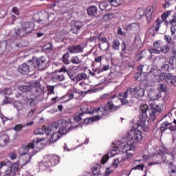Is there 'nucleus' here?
I'll return each instance as SVG.
<instances>
[{"instance_id":"774afa93","label":"nucleus","mask_w":176,"mask_h":176,"mask_svg":"<svg viewBox=\"0 0 176 176\" xmlns=\"http://www.w3.org/2000/svg\"><path fill=\"white\" fill-rule=\"evenodd\" d=\"M171 1L173 0H165V3L163 5L165 9H167L171 5Z\"/></svg>"},{"instance_id":"6e6552de","label":"nucleus","mask_w":176,"mask_h":176,"mask_svg":"<svg viewBox=\"0 0 176 176\" xmlns=\"http://www.w3.org/2000/svg\"><path fill=\"white\" fill-rule=\"evenodd\" d=\"M34 29V23L29 21L23 22L21 24V29L18 28L14 30V36L15 38H17V36L24 38L28 34H31Z\"/></svg>"},{"instance_id":"a18cd8bd","label":"nucleus","mask_w":176,"mask_h":176,"mask_svg":"<svg viewBox=\"0 0 176 176\" xmlns=\"http://www.w3.org/2000/svg\"><path fill=\"white\" fill-rule=\"evenodd\" d=\"M169 130L170 131H176V120H174L172 122H169Z\"/></svg>"},{"instance_id":"e433bc0d","label":"nucleus","mask_w":176,"mask_h":176,"mask_svg":"<svg viewBox=\"0 0 176 176\" xmlns=\"http://www.w3.org/2000/svg\"><path fill=\"white\" fill-rule=\"evenodd\" d=\"M70 61L72 64H76V65H78V64H82V60L79 59L78 56L72 57Z\"/></svg>"},{"instance_id":"3c124183","label":"nucleus","mask_w":176,"mask_h":176,"mask_svg":"<svg viewBox=\"0 0 176 176\" xmlns=\"http://www.w3.org/2000/svg\"><path fill=\"white\" fill-rule=\"evenodd\" d=\"M159 90L164 94V92L167 91V87L164 84H160Z\"/></svg>"},{"instance_id":"6ab92c4d","label":"nucleus","mask_w":176,"mask_h":176,"mask_svg":"<svg viewBox=\"0 0 176 176\" xmlns=\"http://www.w3.org/2000/svg\"><path fill=\"white\" fill-rule=\"evenodd\" d=\"M98 41H100V42L102 43V45H104L105 43L107 44L106 48H102V46L101 45V44L98 45V47H99V49H100V50H102V52H107V50H108V49L109 47V44L108 43H107V37H105V36H104V37L98 36Z\"/></svg>"},{"instance_id":"9d476101","label":"nucleus","mask_w":176,"mask_h":176,"mask_svg":"<svg viewBox=\"0 0 176 176\" xmlns=\"http://www.w3.org/2000/svg\"><path fill=\"white\" fill-rule=\"evenodd\" d=\"M45 167H52L60 163V157L56 155H47L45 156Z\"/></svg>"},{"instance_id":"a211bd4d","label":"nucleus","mask_w":176,"mask_h":176,"mask_svg":"<svg viewBox=\"0 0 176 176\" xmlns=\"http://www.w3.org/2000/svg\"><path fill=\"white\" fill-rule=\"evenodd\" d=\"M123 65L126 69H134V61L129 57L124 61Z\"/></svg>"},{"instance_id":"9b49d317","label":"nucleus","mask_w":176,"mask_h":176,"mask_svg":"<svg viewBox=\"0 0 176 176\" xmlns=\"http://www.w3.org/2000/svg\"><path fill=\"white\" fill-rule=\"evenodd\" d=\"M165 78L166 82H167L168 85H170V86H176V76L173 74H168L164 75V74H161L160 75V78Z\"/></svg>"},{"instance_id":"de8ad7c7","label":"nucleus","mask_w":176,"mask_h":176,"mask_svg":"<svg viewBox=\"0 0 176 176\" xmlns=\"http://www.w3.org/2000/svg\"><path fill=\"white\" fill-rule=\"evenodd\" d=\"M148 52H149L151 54H160V50H159L157 48L148 49Z\"/></svg>"},{"instance_id":"e2e57ef3","label":"nucleus","mask_w":176,"mask_h":176,"mask_svg":"<svg viewBox=\"0 0 176 176\" xmlns=\"http://www.w3.org/2000/svg\"><path fill=\"white\" fill-rule=\"evenodd\" d=\"M108 159H109V155H104L102 157V160H101L102 164H105V163H107V162H108Z\"/></svg>"},{"instance_id":"7ed1b4c3","label":"nucleus","mask_w":176,"mask_h":176,"mask_svg":"<svg viewBox=\"0 0 176 176\" xmlns=\"http://www.w3.org/2000/svg\"><path fill=\"white\" fill-rule=\"evenodd\" d=\"M43 141H45L44 138H36V140H32V142L28 143L27 145L23 146V147L19 150L20 156H25L26 159L28 158L26 160H25L24 165L28 164V163L31 162L32 156L36 155L38 151L34 150V148H36V149H39V151L45 148V144L42 143Z\"/></svg>"},{"instance_id":"aec40b11","label":"nucleus","mask_w":176,"mask_h":176,"mask_svg":"<svg viewBox=\"0 0 176 176\" xmlns=\"http://www.w3.org/2000/svg\"><path fill=\"white\" fill-rule=\"evenodd\" d=\"M163 108H164V106L162 103L160 104H155V107L151 108V111H154V113H153L154 118H155L157 113H160V112H162V111H163Z\"/></svg>"},{"instance_id":"c85d7f7f","label":"nucleus","mask_w":176,"mask_h":176,"mask_svg":"<svg viewBox=\"0 0 176 176\" xmlns=\"http://www.w3.org/2000/svg\"><path fill=\"white\" fill-rule=\"evenodd\" d=\"M134 47L137 49H140L141 46H142V43H141V39H140V37L138 36H135L134 38Z\"/></svg>"},{"instance_id":"dca6fc26","label":"nucleus","mask_w":176,"mask_h":176,"mask_svg":"<svg viewBox=\"0 0 176 176\" xmlns=\"http://www.w3.org/2000/svg\"><path fill=\"white\" fill-rule=\"evenodd\" d=\"M109 69V65H103L101 66V63H100L99 67H96L94 65L92 71L94 72H96V74H101V72H104V71H108Z\"/></svg>"},{"instance_id":"ddd939ff","label":"nucleus","mask_w":176,"mask_h":176,"mask_svg":"<svg viewBox=\"0 0 176 176\" xmlns=\"http://www.w3.org/2000/svg\"><path fill=\"white\" fill-rule=\"evenodd\" d=\"M129 92L126 89L124 93H120L118 94V98L121 102V105H127L129 104V100L127 98H129Z\"/></svg>"},{"instance_id":"20e7f679","label":"nucleus","mask_w":176,"mask_h":176,"mask_svg":"<svg viewBox=\"0 0 176 176\" xmlns=\"http://www.w3.org/2000/svg\"><path fill=\"white\" fill-rule=\"evenodd\" d=\"M43 56L38 58L33 56L32 59H30L27 63H23L19 66L18 71L22 75H27L32 69H38L39 71H44L43 64H45V60L43 59Z\"/></svg>"},{"instance_id":"b1692460","label":"nucleus","mask_w":176,"mask_h":176,"mask_svg":"<svg viewBox=\"0 0 176 176\" xmlns=\"http://www.w3.org/2000/svg\"><path fill=\"white\" fill-rule=\"evenodd\" d=\"M160 130L161 133H164L166 130H170V122L165 121L160 124Z\"/></svg>"},{"instance_id":"c03bdc74","label":"nucleus","mask_w":176,"mask_h":176,"mask_svg":"<svg viewBox=\"0 0 176 176\" xmlns=\"http://www.w3.org/2000/svg\"><path fill=\"white\" fill-rule=\"evenodd\" d=\"M160 53H164L165 54H167L168 52H170V47L168 45H165L160 47Z\"/></svg>"},{"instance_id":"58836bf2","label":"nucleus","mask_w":176,"mask_h":176,"mask_svg":"<svg viewBox=\"0 0 176 176\" xmlns=\"http://www.w3.org/2000/svg\"><path fill=\"white\" fill-rule=\"evenodd\" d=\"M120 46V43L119 42V40L114 39L112 42V49L113 50H119Z\"/></svg>"},{"instance_id":"603ef678","label":"nucleus","mask_w":176,"mask_h":176,"mask_svg":"<svg viewBox=\"0 0 176 176\" xmlns=\"http://www.w3.org/2000/svg\"><path fill=\"white\" fill-rule=\"evenodd\" d=\"M63 63L65 64H66V65H68V64H69V60H68V52H67L66 54H63Z\"/></svg>"},{"instance_id":"412c9836","label":"nucleus","mask_w":176,"mask_h":176,"mask_svg":"<svg viewBox=\"0 0 176 176\" xmlns=\"http://www.w3.org/2000/svg\"><path fill=\"white\" fill-rule=\"evenodd\" d=\"M97 7L96 6H91L87 9V12L89 16H92V17H94V16H97Z\"/></svg>"},{"instance_id":"2f4dec72","label":"nucleus","mask_w":176,"mask_h":176,"mask_svg":"<svg viewBox=\"0 0 176 176\" xmlns=\"http://www.w3.org/2000/svg\"><path fill=\"white\" fill-rule=\"evenodd\" d=\"M74 96L75 94H67L66 95L63 96L61 99L65 100L64 102H68V101H71V100H73Z\"/></svg>"},{"instance_id":"f257e3e1","label":"nucleus","mask_w":176,"mask_h":176,"mask_svg":"<svg viewBox=\"0 0 176 176\" xmlns=\"http://www.w3.org/2000/svg\"><path fill=\"white\" fill-rule=\"evenodd\" d=\"M119 108H120V105L116 106L113 104L111 100L108 101L104 106H99L96 109L91 107H83L81 106L80 110L82 113H80L78 116L75 117V119L80 122V120H82V116H83L85 113H89V115L98 113V116H100V118H105V116L109 115L110 112H116V111H118Z\"/></svg>"},{"instance_id":"393cba45","label":"nucleus","mask_w":176,"mask_h":176,"mask_svg":"<svg viewBox=\"0 0 176 176\" xmlns=\"http://www.w3.org/2000/svg\"><path fill=\"white\" fill-rule=\"evenodd\" d=\"M144 68H145V65H140L138 69L140 72H137L135 74V78L137 79V80H138V79H140V78H141V75H142V74H145V72H144Z\"/></svg>"},{"instance_id":"6e6d98bb","label":"nucleus","mask_w":176,"mask_h":176,"mask_svg":"<svg viewBox=\"0 0 176 176\" xmlns=\"http://www.w3.org/2000/svg\"><path fill=\"white\" fill-rule=\"evenodd\" d=\"M169 64L170 65H175L176 64V57L175 56H172L169 58Z\"/></svg>"},{"instance_id":"ea45409f","label":"nucleus","mask_w":176,"mask_h":176,"mask_svg":"<svg viewBox=\"0 0 176 176\" xmlns=\"http://www.w3.org/2000/svg\"><path fill=\"white\" fill-rule=\"evenodd\" d=\"M113 17H115V14L113 13H107L103 16V20H104V21H109V20H112Z\"/></svg>"},{"instance_id":"0eeeda50","label":"nucleus","mask_w":176,"mask_h":176,"mask_svg":"<svg viewBox=\"0 0 176 176\" xmlns=\"http://www.w3.org/2000/svg\"><path fill=\"white\" fill-rule=\"evenodd\" d=\"M58 129V122H55L48 126L45 128V134L47 137L51 135L49 139L45 140V145H53L55 142H57L60 138H61V135L57 132L53 133L54 131H56Z\"/></svg>"},{"instance_id":"4468645a","label":"nucleus","mask_w":176,"mask_h":176,"mask_svg":"<svg viewBox=\"0 0 176 176\" xmlns=\"http://www.w3.org/2000/svg\"><path fill=\"white\" fill-rule=\"evenodd\" d=\"M10 141L9 135L5 131L0 132V146H6Z\"/></svg>"},{"instance_id":"338daca9","label":"nucleus","mask_w":176,"mask_h":176,"mask_svg":"<svg viewBox=\"0 0 176 176\" xmlns=\"http://www.w3.org/2000/svg\"><path fill=\"white\" fill-rule=\"evenodd\" d=\"M45 50H52L53 49V44L48 43L45 44Z\"/></svg>"},{"instance_id":"13d9d810","label":"nucleus","mask_w":176,"mask_h":176,"mask_svg":"<svg viewBox=\"0 0 176 176\" xmlns=\"http://www.w3.org/2000/svg\"><path fill=\"white\" fill-rule=\"evenodd\" d=\"M58 133L60 134L61 137L64 135V134H67V129L65 127H61L59 129Z\"/></svg>"},{"instance_id":"7c9ffc66","label":"nucleus","mask_w":176,"mask_h":176,"mask_svg":"<svg viewBox=\"0 0 176 176\" xmlns=\"http://www.w3.org/2000/svg\"><path fill=\"white\" fill-rule=\"evenodd\" d=\"M85 79H87V75L85 73H80L76 76V82H80Z\"/></svg>"},{"instance_id":"5701e85b","label":"nucleus","mask_w":176,"mask_h":176,"mask_svg":"<svg viewBox=\"0 0 176 176\" xmlns=\"http://www.w3.org/2000/svg\"><path fill=\"white\" fill-rule=\"evenodd\" d=\"M116 97H118L116 94L112 95V93H109L102 94L100 96V100L105 101V100H113L114 98H116Z\"/></svg>"},{"instance_id":"f03ea898","label":"nucleus","mask_w":176,"mask_h":176,"mask_svg":"<svg viewBox=\"0 0 176 176\" xmlns=\"http://www.w3.org/2000/svg\"><path fill=\"white\" fill-rule=\"evenodd\" d=\"M142 140V132L141 131L136 130L131 132L129 134L126 144L123 146V151L125 152L126 155L117 157L120 163H124L126 160H129V157H132L135 155V146L134 144L135 142H140Z\"/></svg>"},{"instance_id":"473e14b6","label":"nucleus","mask_w":176,"mask_h":176,"mask_svg":"<svg viewBox=\"0 0 176 176\" xmlns=\"http://www.w3.org/2000/svg\"><path fill=\"white\" fill-rule=\"evenodd\" d=\"M109 3L111 5V6L118 8V6H120V5L123 3V0H110Z\"/></svg>"},{"instance_id":"5fc2aeb1","label":"nucleus","mask_w":176,"mask_h":176,"mask_svg":"<svg viewBox=\"0 0 176 176\" xmlns=\"http://www.w3.org/2000/svg\"><path fill=\"white\" fill-rule=\"evenodd\" d=\"M24 127H25V126L17 124L13 128V130H14L15 131H21V130H23Z\"/></svg>"},{"instance_id":"052dcab7","label":"nucleus","mask_w":176,"mask_h":176,"mask_svg":"<svg viewBox=\"0 0 176 176\" xmlns=\"http://www.w3.org/2000/svg\"><path fill=\"white\" fill-rule=\"evenodd\" d=\"M162 71H164V72H166L170 69V65L168 64H164L161 66Z\"/></svg>"},{"instance_id":"c756f323","label":"nucleus","mask_w":176,"mask_h":176,"mask_svg":"<svg viewBox=\"0 0 176 176\" xmlns=\"http://www.w3.org/2000/svg\"><path fill=\"white\" fill-rule=\"evenodd\" d=\"M17 171H19V165L17 163H14L11 165L10 170L8 173H12V174L16 176V173H17Z\"/></svg>"},{"instance_id":"8fccbe9b","label":"nucleus","mask_w":176,"mask_h":176,"mask_svg":"<svg viewBox=\"0 0 176 176\" xmlns=\"http://www.w3.org/2000/svg\"><path fill=\"white\" fill-rule=\"evenodd\" d=\"M3 93L5 94V96H10V94H12L13 91L11 89V88H5L3 90Z\"/></svg>"},{"instance_id":"bb28decb","label":"nucleus","mask_w":176,"mask_h":176,"mask_svg":"<svg viewBox=\"0 0 176 176\" xmlns=\"http://www.w3.org/2000/svg\"><path fill=\"white\" fill-rule=\"evenodd\" d=\"M101 118L102 117H100V116H96L92 118H85L84 120V123L85 124H89V123H91V122H96V120H100V119H101Z\"/></svg>"},{"instance_id":"4be33fe9","label":"nucleus","mask_w":176,"mask_h":176,"mask_svg":"<svg viewBox=\"0 0 176 176\" xmlns=\"http://www.w3.org/2000/svg\"><path fill=\"white\" fill-rule=\"evenodd\" d=\"M126 30L134 32L140 31V25H138L137 23H130L127 25Z\"/></svg>"},{"instance_id":"79ce46f5","label":"nucleus","mask_w":176,"mask_h":176,"mask_svg":"<svg viewBox=\"0 0 176 176\" xmlns=\"http://www.w3.org/2000/svg\"><path fill=\"white\" fill-rule=\"evenodd\" d=\"M13 107L16 109V111H21V109H23V103L20 101L14 102Z\"/></svg>"},{"instance_id":"864d4df0","label":"nucleus","mask_w":176,"mask_h":176,"mask_svg":"<svg viewBox=\"0 0 176 176\" xmlns=\"http://www.w3.org/2000/svg\"><path fill=\"white\" fill-rule=\"evenodd\" d=\"M164 39L166 41V42L170 45V43H173V39L171 38V36H168V35H164Z\"/></svg>"},{"instance_id":"a878e982","label":"nucleus","mask_w":176,"mask_h":176,"mask_svg":"<svg viewBox=\"0 0 176 176\" xmlns=\"http://www.w3.org/2000/svg\"><path fill=\"white\" fill-rule=\"evenodd\" d=\"M156 159H159L157 160V163H160V164H162V163H164V162L167 160V157L164 154H163V152L158 153L156 155Z\"/></svg>"},{"instance_id":"680f3d73","label":"nucleus","mask_w":176,"mask_h":176,"mask_svg":"<svg viewBox=\"0 0 176 176\" xmlns=\"http://www.w3.org/2000/svg\"><path fill=\"white\" fill-rule=\"evenodd\" d=\"M153 47L155 49H160L162 47V45L160 43V41H157L153 43Z\"/></svg>"},{"instance_id":"72a5a7b5","label":"nucleus","mask_w":176,"mask_h":176,"mask_svg":"<svg viewBox=\"0 0 176 176\" xmlns=\"http://www.w3.org/2000/svg\"><path fill=\"white\" fill-rule=\"evenodd\" d=\"M100 170H101V165L100 164H96L92 168V173L94 175H97V174L100 173Z\"/></svg>"},{"instance_id":"69168bd1","label":"nucleus","mask_w":176,"mask_h":176,"mask_svg":"<svg viewBox=\"0 0 176 176\" xmlns=\"http://www.w3.org/2000/svg\"><path fill=\"white\" fill-rule=\"evenodd\" d=\"M126 50H127V45H126V43L123 41L121 45V50L124 53Z\"/></svg>"},{"instance_id":"a19ab883","label":"nucleus","mask_w":176,"mask_h":176,"mask_svg":"<svg viewBox=\"0 0 176 176\" xmlns=\"http://www.w3.org/2000/svg\"><path fill=\"white\" fill-rule=\"evenodd\" d=\"M168 16H171V11H166V12H164L161 17H162V22L164 21L165 23H167V17H168Z\"/></svg>"},{"instance_id":"cd10ccee","label":"nucleus","mask_w":176,"mask_h":176,"mask_svg":"<svg viewBox=\"0 0 176 176\" xmlns=\"http://www.w3.org/2000/svg\"><path fill=\"white\" fill-rule=\"evenodd\" d=\"M7 46H8V41L6 40H2L0 41V54H2L4 50H6Z\"/></svg>"},{"instance_id":"49530a36","label":"nucleus","mask_w":176,"mask_h":176,"mask_svg":"<svg viewBox=\"0 0 176 176\" xmlns=\"http://www.w3.org/2000/svg\"><path fill=\"white\" fill-rule=\"evenodd\" d=\"M107 7L108 3L107 2L102 1L99 3V8L102 11L105 10V9H107Z\"/></svg>"},{"instance_id":"1a4fd4ad","label":"nucleus","mask_w":176,"mask_h":176,"mask_svg":"<svg viewBox=\"0 0 176 176\" xmlns=\"http://www.w3.org/2000/svg\"><path fill=\"white\" fill-rule=\"evenodd\" d=\"M126 90H128L130 96L134 98H142L145 96V89L140 87H135L134 88L128 87Z\"/></svg>"},{"instance_id":"4d7b16f0","label":"nucleus","mask_w":176,"mask_h":176,"mask_svg":"<svg viewBox=\"0 0 176 176\" xmlns=\"http://www.w3.org/2000/svg\"><path fill=\"white\" fill-rule=\"evenodd\" d=\"M35 112H36V107H34L33 109H32L28 113L27 117L28 118H32L34 113H35Z\"/></svg>"},{"instance_id":"09e8293b","label":"nucleus","mask_w":176,"mask_h":176,"mask_svg":"<svg viewBox=\"0 0 176 176\" xmlns=\"http://www.w3.org/2000/svg\"><path fill=\"white\" fill-rule=\"evenodd\" d=\"M26 104L28 107H34L35 105V99L32 98L28 99Z\"/></svg>"},{"instance_id":"37998d69","label":"nucleus","mask_w":176,"mask_h":176,"mask_svg":"<svg viewBox=\"0 0 176 176\" xmlns=\"http://www.w3.org/2000/svg\"><path fill=\"white\" fill-rule=\"evenodd\" d=\"M36 135H43L45 134V126H43L42 129L38 128L34 131Z\"/></svg>"},{"instance_id":"39448f33","label":"nucleus","mask_w":176,"mask_h":176,"mask_svg":"<svg viewBox=\"0 0 176 176\" xmlns=\"http://www.w3.org/2000/svg\"><path fill=\"white\" fill-rule=\"evenodd\" d=\"M19 89L21 91H23V93L30 91L32 96L36 98V97H41L42 93L45 92V87H42L39 81L30 82L28 85H21Z\"/></svg>"},{"instance_id":"f8f14e48","label":"nucleus","mask_w":176,"mask_h":176,"mask_svg":"<svg viewBox=\"0 0 176 176\" xmlns=\"http://www.w3.org/2000/svg\"><path fill=\"white\" fill-rule=\"evenodd\" d=\"M67 50L71 54H78L79 53H83L85 48L80 45H74L69 47Z\"/></svg>"},{"instance_id":"0e129e2a","label":"nucleus","mask_w":176,"mask_h":176,"mask_svg":"<svg viewBox=\"0 0 176 176\" xmlns=\"http://www.w3.org/2000/svg\"><path fill=\"white\" fill-rule=\"evenodd\" d=\"M9 157L11 159V160H16L17 159V154L15 153H10L9 154Z\"/></svg>"},{"instance_id":"f704fd0d","label":"nucleus","mask_w":176,"mask_h":176,"mask_svg":"<svg viewBox=\"0 0 176 176\" xmlns=\"http://www.w3.org/2000/svg\"><path fill=\"white\" fill-rule=\"evenodd\" d=\"M53 79L58 82H63V80H65V76L64 74H55L53 76Z\"/></svg>"},{"instance_id":"bf43d9fd","label":"nucleus","mask_w":176,"mask_h":176,"mask_svg":"<svg viewBox=\"0 0 176 176\" xmlns=\"http://www.w3.org/2000/svg\"><path fill=\"white\" fill-rule=\"evenodd\" d=\"M47 89L48 91L49 94H54V86H47Z\"/></svg>"},{"instance_id":"423d86ee","label":"nucleus","mask_w":176,"mask_h":176,"mask_svg":"<svg viewBox=\"0 0 176 176\" xmlns=\"http://www.w3.org/2000/svg\"><path fill=\"white\" fill-rule=\"evenodd\" d=\"M140 116L139 121L138 122V127H145L147 119L155 120L156 117H154L153 113L155 111H152V109H149L148 105L143 104L140 107Z\"/></svg>"},{"instance_id":"c9c22d12","label":"nucleus","mask_w":176,"mask_h":176,"mask_svg":"<svg viewBox=\"0 0 176 176\" xmlns=\"http://www.w3.org/2000/svg\"><path fill=\"white\" fill-rule=\"evenodd\" d=\"M168 171L170 176H176V166L174 164H170Z\"/></svg>"},{"instance_id":"4c0bfd02","label":"nucleus","mask_w":176,"mask_h":176,"mask_svg":"<svg viewBox=\"0 0 176 176\" xmlns=\"http://www.w3.org/2000/svg\"><path fill=\"white\" fill-rule=\"evenodd\" d=\"M162 23H163V21H162V20H160V19H157L155 21V23L153 25L154 31H156V32H157L159 30H160V24H162Z\"/></svg>"},{"instance_id":"2eb2a0df","label":"nucleus","mask_w":176,"mask_h":176,"mask_svg":"<svg viewBox=\"0 0 176 176\" xmlns=\"http://www.w3.org/2000/svg\"><path fill=\"white\" fill-rule=\"evenodd\" d=\"M144 14L148 23H151L152 18L155 16V9L153 7H148L144 11Z\"/></svg>"},{"instance_id":"f3484780","label":"nucleus","mask_w":176,"mask_h":176,"mask_svg":"<svg viewBox=\"0 0 176 176\" xmlns=\"http://www.w3.org/2000/svg\"><path fill=\"white\" fill-rule=\"evenodd\" d=\"M80 28H82V23H80V22H76L74 25L72 26L70 31L72 34L77 35V34H80Z\"/></svg>"}]
</instances>
